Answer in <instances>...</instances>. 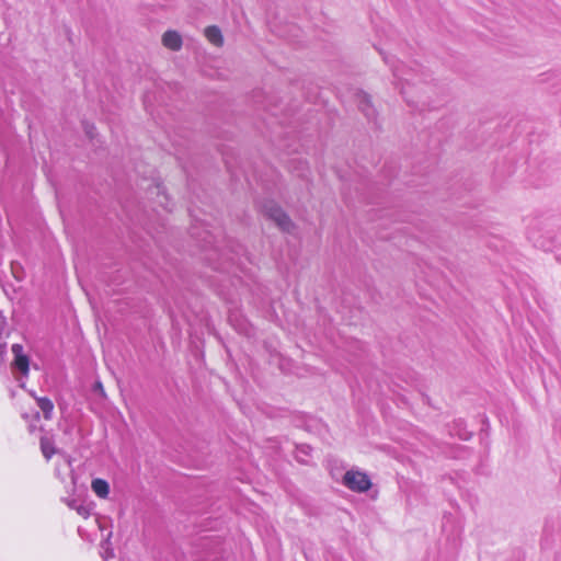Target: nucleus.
Here are the masks:
<instances>
[{
	"instance_id": "obj_11",
	"label": "nucleus",
	"mask_w": 561,
	"mask_h": 561,
	"mask_svg": "<svg viewBox=\"0 0 561 561\" xmlns=\"http://www.w3.org/2000/svg\"><path fill=\"white\" fill-rule=\"evenodd\" d=\"M4 348H5V344H1V343H0V354H1L2 352H4Z\"/></svg>"
},
{
	"instance_id": "obj_6",
	"label": "nucleus",
	"mask_w": 561,
	"mask_h": 561,
	"mask_svg": "<svg viewBox=\"0 0 561 561\" xmlns=\"http://www.w3.org/2000/svg\"><path fill=\"white\" fill-rule=\"evenodd\" d=\"M34 399H35L38 408L43 412L44 417L46 420H50L53 416V411H54V403L51 402V400L46 397H35V396H34Z\"/></svg>"
},
{
	"instance_id": "obj_4",
	"label": "nucleus",
	"mask_w": 561,
	"mask_h": 561,
	"mask_svg": "<svg viewBox=\"0 0 561 561\" xmlns=\"http://www.w3.org/2000/svg\"><path fill=\"white\" fill-rule=\"evenodd\" d=\"M162 45L173 51H178L182 48L183 39L179 32L169 30L163 33L161 38Z\"/></svg>"
},
{
	"instance_id": "obj_3",
	"label": "nucleus",
	"mask_w": 561,
	"mask_h": 561,
	"mask_svg": "<svg viewBox=\"0 0 561 561\" xmlns=\"http://www.w3.org/2000/svg\"><path fill=\"white\" fill-rule=\"evenodd\" d=\"M12 353L14 355L13 367L18 369L23 376L28 374V357L23 352V346L20 344L12 345Z\"/></svg>"
},
{
	"instance_id": "obj_9",
	"label": "nucleus",
	"mask_w": 561,
	"mask_h": 561,
	"mask_svg": "<svg viewBox=\"0 0 561 561\" xmlns=\"http://www.w3.org/2000/svg\"><path fill=\"white\" fill-rule=\"evenodd\" d=\"M77 512L79 515H81L84 518H88L90 515V511L84 506H78Z\"/></svg>"
},
{
	"instance_id": "obj_13",
	"label": "nucleus",
	"mask_w": 561,
	"mask_h": 561,
	"mask_svg": "<svg viewBox=\"0 0 561 561\" xmlns=\"http://www.w3.org/2000/svg\"><path fill=\"white\" fill-rule=\"evenodd\" d=\"M34 428H35V426L30 424V431H33Z\"/></svg>"
},
{
	"instance_id": "obj_1",
	"label": "nucleus",
	"mask_w": 561,
	"mask_h": 561,
	"mask_svg": "<svg viewBox=\"0 0 561 561\" xmlns=\"http://www.w3.org/2000/svg\"><path fill=\"white\" fill-rule=\"evenodd\" d=\"M343 484L353 492L363 493L370 489L368 476L358 470H348L343 477Z\"/></svg>"
},
{
	"instance_id": "obj_12",
	"label": "nucleus",
	"mask_w": 561,
	"mask_h": 561,
	"mask_svg": "<svg viewBox=\"0 0 561 561\" xmlns=\"http://www.w3.org/2000/svg\"><path fill=\"white\" fill-rule=\"evenodd\" d=\"M363 112H365L366 116H370V114L367 112L366 107H362Z\"/></svg>"
},
{
	"instance_id": "obj_10",
	"label": "nucleus",
	"mask_w": 561,
	"mask_h": 561,
	"mask_svg": "<svg viewBox=\"0 0 561 561\" xmlns=\"http://www.w3.org/2000/svg\"><path fill=\"white\" fill-rule=\"evenodd\" d=\"M95 388H96V390H99V391H100V393H101L102 396H104V389H103V386H102V383H101V382H98V383L95 385Z\"/></svg>"
},
{
	"instance_id": "obj_2",
	"label": "nucleus",
	"mask_w": 561,
	"mask_h": 561,
	"mask_svg": "<svg viewBox=\"0 0 561 561\" xmlns=\"http://www.w3.org/2000/svg\"><path fill=\"white\" fill-rule=\"evenodd\" d=\"M263 211L265 215L271 218L279 229L283 231L289 232L291 231L294 225L290 218L284 213V210L273 202H267L263 206Z\"/></svg>"
},
{
	"instance_id": "obj_7",
	"label": "nucleus",
	"mask_w": 561,
	"mask_h": 561,
	"mask_svg": "<svg viewBox=\"0 0 561 561\" xmlns=\"http://www.w3.org/2000/svg\"><path fill=\"white\" fill-rule=\"evenodd\" d=\"M92 491L101 499H106L110 493V485L103 479H94L91 483Z\"/></svg>"
},
{
	"instance_id": "obj_5",
	"label": "nucleus",
	"mask_w": 561,
	"mask_h": 561,
	"mask_svg": "<svg viewBox=\"0 0 561 561\" xmlns=\"http://www.w3.org/2000/svg\"><path fill=\"white\" fill-rule=\"evenodd\" d=\"M204 35L213 46L221 47L224 45V35L218 26H207L204 30Z\"/></svg>"
},
{
	"instance_id": "obj_8",
	"label": "nucleus",
	"mask_w": 561,
	"mask_h": 561,
	"mask_svg": "<svg viewBox=\"0 0 561 561\" xmlns=\"http://www.w3.org/2000/svg\"><path fill=\"white\" fill-rule=\"evenodd\" d=\"M41 450L46 460H49L51 456L56 454V449L54 447L53 442L46 437H42L41 439Z\"/></svg>"
}]
</instances>
